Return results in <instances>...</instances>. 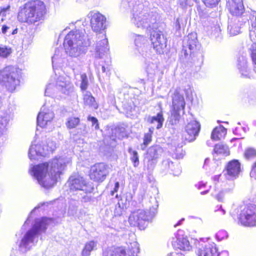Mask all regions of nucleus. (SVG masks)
Wrapping results in <instances>:
<instances>
[{"mask_svg":"<svg viewBox=\"0 0 256 256\" xmlns=\"http://www.w3.org/2000/svg\"><path fill=\"white\" fill-rule=\"evenodd\" d=\"M15 31H16V30H14L12 32V34H14L15 33Z\"/></svg>","mask_w":256,"mask_h":256,"instance_id":"nucleus-52","label":"nucleus"},{"mask_svg":"<svg viewBox=\"0 0 256 256\" xmlns=\"http://www.w3.org/2000/svg\"><path fill=\"white\" fill-rule=\"evenodd\" d=\"M224 198V193L223 192L220 191L215 196V198L219 202H223Z\"/></svg>","mask_w":256,"mask_h":256,"instance_id":"nucleus-41","label":"nucleus"},{"mask_svg":"<svg viewBox=\"0 0 256 256\" xmlns=\"http://www.w3.org/2000/svg\"><path fill=\"white\" fill-rule=\"evenodd\" d=\"M198 40L196 36L192 35H188L187 44L184 46L182 52L184 53V56H191L196 50Z\"/></svg>","mask_w":256,"mask_h":256,"instance_id":"nucleus-17","label":"nucleus"},{"mask_svg":"<svg viewBox=\"0 0 256 256\" xmlns=\"http://www.w3.org/2000/svg\"><path fill=\"white\" fill-rule=\"evenodd\" d=\"M112 252L114 256H127L126 249L123 246L114 247Z\"/></svg>","mask_w":256,"mask_h":256,"instance_id":"nucleus-34","label":"nucleus"},{"mask_svg":"<svg viewBox=\"0 0 256 256\" xmlns=\"http://www.w3.org/2000/svg\"><path fill=\"white\" fill-rule=\"evenodd\" d=\"M128 152L131 154L130 160L132 162L134 166V167H137L140 164L138 152L135 150H133L132 148H128Z\"/></svg>","mask_w":256,"mask_h":256,"instance_id":"nucleus-30","label":"nucleus"},{"mask_svg":"<svg viewBox=\"0 0 256 256\" xmlns=\"http://www.w3.org/2000/svg\"><path fill=\"white\" fill-rule=\"evenodd\" d=\"M208 191V190H204V191H202V192H200V194H206V193H207Z\"/></svg>","mask_w":256,"mask_h":256,"instance_id":"nucleus-49","label":"nucleus"},{"mask_svg":"<svg viewBox=\"0 0 256 256\" xmlns=\"http://www.w3.org/2000/svg\"><path fill=\"white\" fill-rule=\"evenodd\" d=\"M10 8V6H7L4 7V8H0V14L2 15V14H4V12H6L7 10H8Z\"/></svg>","mask_w":256,"mask_h":256,"instance_id":"nucleus-43","label":"nucleus"},{"mask_svg":"<svg viewBox=\"0 0 256 256\" xmlns=\"http://www.w3.org/2000/svg\"><path fill=\"white\" fill-rule=\"evenodd\" d=\"M150 40L156 52L158 54L164 52L167 40L162 32L158 29L153 30L150 33Z\"/></svg>","mask_w":256,"mask_h":256,"instance_id":"nucleus-8","label":"nucleus"},{"mask_svg":"<svg viewBox=\"0 0 256 256\" xmlns=\"http://www.w3.org/2000/svg\"><path fill=\"white\" fill-rule=\"evenodd\" d=\"M172 246L175 250L183 251H188L192 248L187 236L180 233L177 234L176 240L174 241Z\"/></svg>","mask_w":256,"mask_h":256,"instance_id":"nucleus-16","label":"nucleus"},{"mask_svg":"<svg viewBox=\"0 0 256 256\" xmlns=\"http://www.w3.org/2000/svg\"><path fill=\"white\" fill-rule=\"evenodd\" d=\"M145 20H146V22H148L150 21V20L148 18H146L145 19Z\"/></svg>","mask_w":256,"mask_h":256,"instance_id":"nucleus-51","label":"nucleus"},{"mask_svg":"<svg viewBox=\"0 0 256 256\" xmlns=\"http://www.w3.org/2000/svg\"><path fill=\"white\" fill-rule=\"evenodd\" d=\"M149 212L142 210L132 212L129 216L128 222L130 226L144 228V224L149 220Z\"/></svg>","mask_w":256,"mask_h":256,"instance_id":"nucleus-10","label":"nucleus"},{"mask_svg":"<svg viewBox=\"0 0 256 256\" xmlns=\"http://www.w3.org/2000/svg\"><path fill=\"white\" fill-rule=\"evenodd\" d=\"M239 208L238 224L245 227L256 226V204H244L240 206Z\"/></svg>","mask_w":256,"mask_h":256,"instance_id":"nucleus-3","label":"nucleus"},{"mask_svg":"<svg viewBox=\"0 0 256 256\" xmlns=\"http://www.w3.org/2000/svg\"><path fill=\"white\" fill-rule=\"evenodd\" d=\"M227 232L224 230H220L216 234V237L218 239L222 240L226 238Z\"/></svg>","mask_w":256,"mask_h":256,"instance_id":"nucleus-37","label":"nucleus"},{"mask_svg":"<svg viewBox=\"0 0 256 256\" xmlns=\"http://www.w3.org/2000/svg\"><path fill=\"white\" fill-rule=\"evenodd\" d=\"M158 146L154 145L152 146L147 150L146 154L148 161H153L158 158Z\"/></svg>","mask_w":256,"mask_h":256,"instance_id":"nucleus-25","label":"nucleus"},{"mask_svg":"<svg viewBox=\"0 0 256 256\" xmlns=\"http://www.w3.org/2000/svg\"><path fill=\"white\" fill-rule=\"evenodd\" d=\"M82 40V36L76 31H70L66 36L64 44L69 47L72 46L74 44H77Z\"/></svg>","mask_w":256,"mask_h":256,"instance_id":"nucleus-18","label":"nucleus"},{"mask_svg":"<svg viewBox=\"0 0 256 256\" xmlns=\"http://www.w3.org/2000/svg\"><path fill=\"white\" fill-rule=\"evenodd\" d=\"M212 154L216 156L222 154L228 156L230 154V150L227 146L221 144H217L214 146Z\"/></svg>","mask_w":256,"mask_h":256,"instance_id":"nucleus-23","label":"nucleus"},{"mask_svg":"<svg viewBox=\"0 0 256 256\" xmlns=\"http://www.w3.org/2000/svg\"><path fill=\"white\" fill-rule=\"evenodd\" d=\"M2 126H4V124H3L2 122H0V128H2Z\"/></svg>","mask_w":256,"mask_h":256,"instance_id":"nucleus-50","label":"nucleus"},{"mask_svg":"<svg viewBox=\"0 0 256 256\" xmlns=\"http://www.w3.org/2000/svg\"><path fill=\"white\" fill-rule=\"evenodd\" d=\"M252 26L254 30H256V17L254 20L252 22Z\"/></svg>","mask_w":256,"mask_h":256,"instance_id":"nucleus-47","label":"nucleus"},{"mask_svg":"<svg viewBox=\"0 0 256 256\" xmlns=\"http://www.w3.org/2000/svg\"><path fill=\"white\" fill-rule=\"evenodd\" d=\"M186 56H185L184 58H186Z\"/></svg>","mask_w":256,"mask_h":256,"instance_id":"nucleus-54","label":"nucleus"},{"mask_svg":"<svg viewBox=\"0 0 256 256\" xmlns=\"http://www.w3.org/2000/svg\"><path fill=\"white\" fill-rule=\"evenodd\" d=\"M198 256H219L220 252L216 244L210 238H200Z\"/></svg>","mask_w":256,"mask_h":256,"instance_id":"nucleus-6","label":"nucleus"},{"mask_svg":"<svg viewBox=\"0 0 256 256\" xmlns=\"http://www.w3.org/2000/svg\"><path fill=\"white\" fill-rule=\"evenodd\" d=\"M118 188H119V182H116L114 184V188L113 191L112 192V194H114V192H117Z\"/></svg>","mask_w":256,"mask_h":256,"instance_id":"nucleus-45","label":"nucleus"},{"mask_svg":"<svg viewBox=\"0 0 256 256\" xmlns=\"http://www.w3.org/2000/svg\"><path fill=\"white\" fill-rule=\"evenodd\" d=\"M226 8L232 16L242 17L245 12V8L242 0H228Z\"/></svg>","mask_w":256,"mask_h":256,"instance_id":"nucleus-11","label":"nucleus"},{"mask_svg":"<svg viewBox=\"0 0 256 256\" xmlns=\"http://www.w3.org/2000/svg\"><path fill=\"white\" fill-rule=\"evenodd\" d=\"M12 52L10 48L6 46H0V57L3 58H8Z\"/></svg>","mask_w":256,"mask_h":256,"instance_id":"nucleus-35","label":"nucleus"},{"mask_svg":"<svg viewBox=\"0 0 256 256\" xmlns=\"http://www.w3.org/2000/svg\"><path fill=\"white\" fill-rule=\"evenodd\" d=\"M52 119V116L50 113L40 112L37 116L38 125L42 128L44 127Z\"/></svg>","mask_w":256,"mask_h":256,"instance_id":"nucleus-21","label":"nucleus"},{"mask_svg":"<svg viewBox=\"0 0 256 256\" xmlns=\"http://www.w3.org/2000/svg\"><path fill=\"white\" fill-rule=\"evenodd\" d=\"M9 28V27L6 26V25H3L2 28V31L3 34H6V32L7 30Z\"/></svg>","mask_w":256,"mask_h":256,"instance_id":"nucleus-46","label":"nucleus"},{"mask_svg":"<svg viewBox=\"0 0 256 256\" xmlns=\"http://www.w3.org/2000/svg\"><path fill=\"white\" fill-rule=\"evenodd\" d=\"M244 156L247 160L255 158L256 157V150L253 148H246L244 152Z\"/></svg>","mask_w":256,"mask_h":256,"instance_id":"nucleus-32","label":"nucleus"},{"mask_svg":"<svg viewBox=\"0 0 256 256\" xmlns=\"http://www.w3.org/2000/svg\"><path fill=\"white\" fill-rule=\"evenodd\" d=\"M186 102L180 88L174 90L172 95L168 120L172 125L176 124L185 113Z\"/></svg>","mask_w":256,"mask_h":256,"instance_id":"nucleus-2","label":"nucleus"},{"mask_svg":"<svg viewBox=\"0 0 256 256\" xmlns=\"http://www.w3.org/2000/svg\"><path fill=\"white\" fill-rule=\"evenodd\" d=\"M102 256H114V255L111 250H108L103 252Z\"/></svg>","mask_w":256,"mask_h":256,"instance_id":"nucleus-44","label":"nucleus"},{"mask_svg":"<svg viewBox=\"0 0 256 256\" xmlns=\"http://www.w3.org/2000/svg\"><path fill=\"white\" fill-rule=\"evenodd\" d=\"M250 176L252 178H256V160L254 162L250 172Z\"/></svg>","mask_w":256,"mask_h":256,"instance_id":"nucleus-40","label":"nucleus"},{"mask_svg":"<svg viewBox=\"0 0 256 256\" xmlns=\"http://www.w3.org/2000/svg\"><path fill=\"white\" fill-rule=\"evenodd\" d=\"M83 100L84 105L88 106L94 110L98 109V104L96 102L95 98L90 94H86L84 96Z\"/></svg>","mask_w":256,"mask_h":256,"instance_id":"nucleus-24","label":"nucleus"},{"mask_svg":"<svg viewBox=\"0 0 256 256\" xmlns=\"http://www.w3.org/2000/svg\"><path fill=\"white\" fill-rule=\"evenodd\" d=\"M15 31H16V30H14L12 32V34H14L15 33Z\"/></svg>","mask_w":256,"mask_h":256,"instance_id":"nucleus-53","label":"nucleus"},{"mask_svg":"<svg viewBox=\"0 0 256 256\" xmlns=\"http://www.w3.org/2000/svg\"><path fill=\"white\" fill-rule=\"evenodd\" d=\"M50 178L52 182H56L57 180L58 176H60L62 174L61 172H54L53 174L52 172L50 171Z\"/></svg>","mask_w":256,"mask_h":256,"instance_id":"nucleus-39","label":"nucleus"},{"mask_svg":"<svg viewBox=\"0 0 256 256\" xmlns=\"http://www.w3.org/2000/svg\"><path fill=\"white\" fill-rule=\"evenodd\" d=\"M108 46V40L104 38L100 41L97 42L96 46V51L99 54L104 52Z\"/></svg>","mask_w":256,"mask_h":256,"instance_id":"nucleus-31","label":"nucleus"},{"mask_svg":"<svg viewBox=\"0 0 256 256\" xmlns=\"http://www.w3.org/2000/svg\"><path fill=\"white\" fill-rule=\"evenodd\" d=\"M140 252L138 245L136 242L131 243L128 246V248L126 250L127 256H137Z\"/></svg>","mask_w":256,"mask_h":256,"instance_id":"nucleus-28","label":"nucleus"},{"mask_svg":"<svg viewBox=\"0 0 256 256\" xmlns=\"http://www.w3.org/2000/svg\"><path fill=\"white\" fill-rule=\"evenodd\" d=\"M153 130L152 128H149L148 132L145 133L143 138V142L141 144L142 150H144L146 147L152 142Z\"/></svg>","mask_w":256,"mask_h":256,"instance_id":"nucleus-27","label":"nucleus"},{"mask_svg":"<svg viewBox=\"0 0 256 256\" xmlns=\"http://www.w3.org/2000/svg\"><path fill=\"white\" fill-rule=\"evenodd\" d=\"M48 12L46 4L41 0H30L21 6L18 20L36 30L44 22Z\"/></svg>","mask_w":256,"mask_h":256,"instance_id":"nucleus-1","label":"nucleus"},{"mask_svg":"<svg viewBox=\"0 0 256 256\" xmlns=\"http://www.w3.org/2000/svg\"><path fill=\"white\" fill-rule=\"evenodd\" d=\"M0 16H1V15L0 14Z\"/></svg>","mask_w":256,"mask_h":256,"instance_id":"nucleus-55","label":"nucleus"},{"mask_svg":"<svg viewBox=\"0 0 256 256\" xmlns=\"http://www.w3.org/2000/svg\"><path fill=\"white\" fill-rule=\"evenodd\" d=\"M68 182L70 190L72 191L83 190V188L87 186L84 178L78 174L71 176L69 178Z\"/></svg>","mask_w":256,"mask_h":256,"instance_id":"nucleus-13","label":"nucleus"},{"mask_svg":"<svg viewBox=\"0 0 256 256\" xmlns=\"http://www.w3.org/2000/svg\"><path fill=\"white\" fill-rule=\"evenodd\" d=\"M164 121V118L162 114V112L158 113L156 116L150 117L148 118V122L149 124H152L154 122H157L156 128L159 129L162 128L163 122Z\"/></svg>","mask_w":256,"mask_h":256,"instance_id":"nucleus-26","label":"nucleus"},{"mask_svg":"<svg viewBox=\"0 0 256 256\" xmlns=\"http://www.w3.org/2000/svg\"><path fill=\"white\" fill-rule=\"evenodd\" d=\"M52 220V218L46 217L42 218L36 220L32 228L26 233L24 238L22 240V244L23 245L26 244L40 232H44L50 222Z\"/></svg>","mask_w":256,"mask_h":256,"instance_id":"nucleus-7","label":"nucleus"},{"mask_svg":"<svg viewBox=\"0 0 256 256\" xmlns=\"http://www.w3.org/2000/svg\"><path fill=\"white\" fill-rule=\"evenodd\" d=\"M80 88L82 91H86L88 86V82L87 76L86 74H80Z\"/></svg>","mask_w":256,"mask_h":256,"instance_id":"nucleus-33","label":"nucleus"},{"mask_svg":"<svg viewBox=\"0 0 256 256\" xmlns=\"http://www.w3.org/2000/svg\"><path fill=\"white\" fill-rule=\"evenodd\" d=\"M200 130V124L196 120H191L186 125L182 136V139L184 143L194 140Z\"/></svg>","mask_w":256,"mask_h":256,"instance_id":"nucleus-9","label":"nucleus"},{"mask_svg":"<svg viewBox=\"0 0 256 256\" xmlns=\"http://www.w3.org/2000/svg\"><path fill=\"white\" fill-rule=\"evenodd\" d=\"M96 242L94 240H90L86 242L82 251V256H90V252L96 250Z\"/></svg>","mask_w":256,"mask_h":256,"instance_id":"nucleus-22","label":"nucleus"},{"mask_svg":"<svg viewBox=\"0 0 256 256\" xmlns=\"http://www.w3.org/2000/svg\"><path fill=\"white\" fill-rule=\"evenodd\" d=\"M227 133V130L222 126H218L214 128L211 133V138L214 141L224 138Z\"/></svg>","mask_w":256,"mask_h":256,"instance_id":"nucleus-19","label":"nucleus"},{"mask_svg":"<svg viewBox=\"0 0 256 256\" xmlns=\"http://www.w3.org/2000/svg\"><path fill=\"white\" fill-rule=\"evenodd\" d=\"M205 186L204 184H199L198 186V188L200 189L202 187Z\"/></svg>","mask_w":256,"mask_h":256,"instance_id":"nucleus-48","label":"nucleus"},{"mask_svg":"<svg viewBox=\"0 0 256 256\" xmlns=\"http://www.w3.org/2000/svg\"><path fill=\"white\" fill-rule=\"evenodd\" d=\"M20 82L18 72L14 66H8L0 70V85L7 90L14 92Z\"/></svg>","mask_w":256,"mask_h":256,"instance_id":"nucleus-4","label":"nucleus"},{"mask_svg":"<svg viewBox=\"0 0 256 256\" xmlns=\"http://www.w3.org/2000/svg\"><path fill=\"white\" fill-rule=\"evenodd\" d=\"M224 170L228 176L236 178L241 172V164L237 160H231L226 164Z\"/></svg>","mask_w":256,"mask_h":256,"instance_id":"nucleus-15","label":"nucleus"},{"mask_svg":"<svg viewBox=\"0 0 256 256\" xmlns=\"http://www.w3.org/2000/svg\"><path fill=\"white\" fill-rule=\"evenodd\" d=\"M80 124V119L78 117L72 116L68 119L66 124V126L68 129L76 128Z\"/></svg>","mask_w":256,"mask_h":256,"instance_id":"nucleus-29","label":"nucleus"},{"mask_svg":"<svg viewBox=\"0 0 256 256\" xmlns=\"http://www.w3.org/2000/svg\"><path fill=\"white\" fill-rule=\"evenodd\" d=\"M48 163L46 162L34 166L32 169L33 175L36 178L38 183L44 187L48 185L44 179L48 172Z\"/></svg>","mask_w":256,"mask_h":256,"instance_id":"nucleus-12","label":"nucleus"},{"mask_svg":"<svg viewBox=\"0 0 256 256\" xmlns=\"http://www.w3.org/2000/svg\"><path fill=\"white\" fill-rule=\"evenodd\" d=\"M88 120L92 122V126H94L96 130L99 129V124L96 118L94 116H88Z\"/></svg>","mask_w":256,"mask_h":256,"instance_id":"nucleus-38","label":"nucleus"},{"mask_svg":"<svg viewBox=\"0 0 256 256\" xmlns=\"http://www.w3.org/2000/svg\"><path fill=\"white\" fill-rule=\"evenodd\" d=\"M106 18L99 12L94 14L90 20V26L92 30L96 32H100L106 28L104 25Z\"/></svg>","mask_w":256,"mask_h":256,"instance_id":"nucleus-14","label":"nucleus"},{"mask_svg":"<svg viewBox=\"0 0 256 256\" xmlns=\"http://www.w3.org/2000/svg\"><path fill=\"white\" fill-rule=\"evenodd\" d=\"M44 152L43 146L38 142H34L29 150L28 156L30 160H34L36 156H42Z\"/></svg>","mask_w":256,"mask_h":256,"instance_id":"nucleus-20","label":"nucleus"},{"mask_svg":"<svg viewBox=\"0 0 256 256\" xmlns=\"http://www.w3.org/2000/svg\"><path fill=\"white\" fill-rule=\"evenodd\" d=\"M64 164H62V163H60L58 164V162H54L52 164V167L54 168H61L62 167H64Z\"/></svg>","mask_w":256,"mask_h":256,"instance_id":"nucleus-42","label":"nucleus"},{"mask_svg":"<svg viewBox=\"0 0 256 256\" xmlns=\"http://www.w3.org/2000/svg\"><path fill=\"white\" fill-rule=\"evenodd\" d=\"M109 170L108 164L104 162L96 163L90 168L88 174L90 178L94 182H102L109 174Z\"/></svg>","mask_w":256,"mask_h":256,"instance_id":"nucleus-5","label":"nucleus"},{"mask_svg":"<svg viewBox=\"0 0 256 256\" xmlns=\"http://www.w3.org/2000/svg\"><path fill=\"white\" fill-rule=\"evenodd\" d=\"M220 0H202V2L206 6L210 8L216 6Z\"/></svg>","mask_w":256,"mask_h":256,"instance_id":"nucleus-36","label":"nucleus"}]
</instances>
